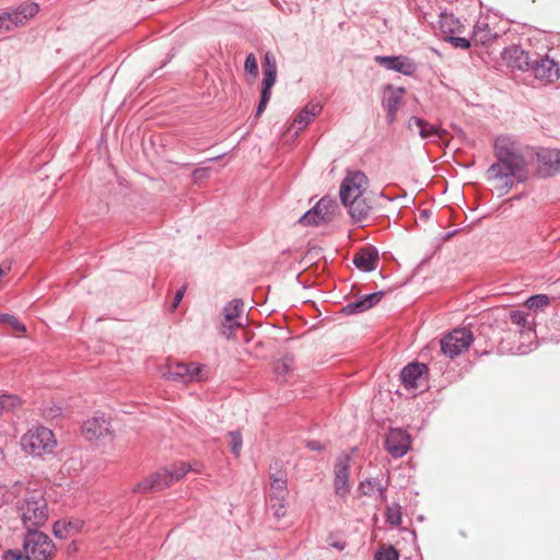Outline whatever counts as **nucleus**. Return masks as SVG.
I'll return each instance as SVG.
<instances>
[{"instance_id":"f3484780","label":"nucleus","mask_w":560,"mask_h":560,"mask_svg":"<svg viewBox=\"0 0 560 560\" xmlns=\"http://www.w3.org/2000/svg\"><path fill=\"white\" fill-rule=\"evenodd\" d=\"M503 58L512 68L521 71H529L534 55H530L518 46H512L504 50Z\"/></svg>"},{"instance_id":"c85d7f7f","label":"nucleus","mask_w":560,"mask_h":560,"mask_svg":"<svg viewBox=\"0 0 560 560\" xmlns=\"http://www.w3.org/2000/svg\"><path fill=\"white\" fill-rule=\"evenodd\" d=\"M359 489L363 495H372L374 492H378L382 500L386 499V488L381 483L378 479H366L360 483Z\"/></svg>"},{"instance_id":"f03ea898","label":"nucleus","mask_w":560,"mask_h":560,"mask_svg":"<svg viewBox=\"0 0 560 560\" xmlns=\"http://www.w3.org/2000/svg\"><path fill=\"white\" fill-rule=\"evenodd\" d=\"M56 555L52 539L40 530L26 532L23 538V552L8 550L2 560H50Z\"/></svg>"},{"instance_id":"c9c22d12","label":"nucleus","mask_w":560,"mask_h":560,"mask_svg":"<svg viewBox=\"0 0 560 560\" xmlns=\"http://www.w3.org/2000/svg\"><path fill=\"white\" fill-rule=\"evenodd\" d=\"M323 221L319 219L316 211L313 210V208L308 211H306L300 219L299 223H301L304 226H313L318 225Z\"/></svg>"},{"instance_id":"6ab92c4d","label":"nucleus","mask_w":560,"mask_h":560,"mask_svg":"<svg viewBox=\"0 0 560 560\" xmlns=\"http://www.w3.org/2000/svg\"><path fill=\"white\" fill-rule=\"evenodd\" d=\"M428 372V368L423 363L413 362L406 365L400 372L401 384L407 389H417L419 381Z\"/></svg>"},{"instance_id":"39448f33","label":"nucleus","mask_w":560,"mask_h":560,"mask_svg":"<svg viewBox=\"0 0 560 560\" xmlns=\"http://www.w3.org/2000/svg\"><path fill=\"white\" fill-rule=\"evenodd\" d=\"M188 470L189 467L185 463L174 464L171 469L159 470L141 481L137 490L142 492L161 491L182 479Z\"/></svg>"},{"instance_id":"ea45409f","label":"nucleus","mask_w":560,"mask_h":560,"mask_svg":"<svg viewBox=\"0 0 560 560\" xmlns=\"http://www.w3.org/2000/svg\"><path fill=\"white\" fill-rule=\"evenodd\" d=\"M446 40L451 43L455 48L468 49L470 47V40L465 37L447 36Z\"/></svg>"},{"instance_id":"6e6552de","label":"nucleus","mask_w":560,"mask_h":560,"mask_svg":"<svg viewBox=\"0 0 560 560\" xmlns=\"http://www.w3.org/2000/svg\"><path fill=\"white\" fill-rule=\"evenodd\" d=\"M202 370L203 365L195 362H177L168 366L167 371L164 373V377L168 381L188 384L203 380Z\"/></svg>"},{"instance_id":"79ce46f5","label":"nucleus","mask_w":560,"mask_h":560,"mask_svg":"<svg viewBox=\"0 0 560 560\" xmlns=\"http://www.w3.org/2000/svg\"><path fill=\"white\" fill-rule=\"evenodd\" d=\"M12 30V24H10V16L4 12L0 14V30Z\"/></svg>"},{"instance_id":"f257e3e1","label":"nucleus","mask_w":560,"mask_h":560,"mask_svg":"<svg viewBox=\"0 0 560 560\" xmlns=\"http://www.w3.org/2000/svg\"><path fill=\"white\" fill-rule=\"evenodd\" d=\"M497 162L486 173L488 180H501L503 192L506 194L513 187L512 177L523 183L527 179L528 172L526 161L516 144L508 137H498L494 140Z\"/></svg>"},{"instance_id":"bb28decb","label":"nucleus","mask_w":560,"mask_h":560,"mask_svg":"<svg viewBox=\"0 0 560 560\" xmlns=\"http://www.w3.org/2000/svg\"><path fill=\"white\" fill-rule=\"evenodd\" d=\"M343 205L348 207L349 214L355 222H362L365 220L372 209V206L368 203L366 200L362 197Z\"/></svg>"},{"instance_id":"a878e982","label":"nucleus","mask_w":560,"mask_h":560,"mask_svg":"<svg viewBox=\"0 0 560 560\" xmlns=\"http://www.w3.org/2000/svg\"><path fill=\"white\" fill-rule=\"evenodd\" d=\"M388 90L390 91L389 95L384 100V106L387 112V121L388 124H392L395 118L398 110V107L401 103L402 94L405 93L404 88L393 89L392 86H388Z\"/></svg>"},{"instance_id":"de8ad7c7","label":"nucleus","mask_w":560,"mask_h":560,"mask_svg":"<svg viewBox=\"0 0 560 560\" xmlns=\"http://www.w3.org/2000/svg\"><path fill=\"white\" fill-rule=\"evenodd\" d=\"M202 172H203V171H201V170H196V171L194 172V176H198V175H199V174H201Z\"/></svg>"},{"instance_id":"423d86ee","label":"nucleus","mask_w":560,"mask_h":560,"mask_svg":"<svg viewBox=\"0 0 560 560\" xmlns=\"http://www.w3.org/2000/svg\"><path fill=\"white\" fill-rule=\"evenodd\" d=\"M264 79L261 82V92L255 118L257 119L266 109L271 97V88L277 81V61L271 52H266L262 62Z\"/></svg>"},{"instance_id":"aec40b11","label":"nucleus","mask_w":560,"mask_h":560,"mask_svg":"<svg viewBox=\"0 0 560 560\" xmlns=\"http://www.w3.org/2000/svg\"><path fill=\"white\" fill-rule=\"evenodd\" d=\"M377 260L378 252L373 246L361 248L353 257L354 266L365 272L375 270Z\"/></svg>"},{"instance_id":"2eb2a0df","label":"nucleus","mask_w":560,"mask_h":560,"mask_svg":"<svg viewBox=\"0 0 560 560\" xmlns=\"http://www.w3.org/2000/svg\"><path fill=\"white\" fill-rule=\"evenodd\" d=\"M349 469H350V457L348 455H341L337 458L335 464V478L334 488L335 492L339 497H345L350 491L349 483Z\"/></svg>"},{"instance_id":"72a5a7b5","label":"nucleus","mask_w":560,"mask_h":560,"mask_svg":"<svg viewBox=\"0 0 560 560\" xmlns=\"http://www.w3.org/2000/svg\"><path fill=\"white\" fill-rule=\"evenodd\" d=\"M21 400L15 395L0 396V415L3 411H11L20 405Z\"/></svg>"},{"instance_id":"9b49d317","label":"nucleus","mask_w":560,"mask_h":560,"mask_svg":"<svg viewBox=\"0 0 560 560\" xmlns=\"http://www.w3.org/2000/svg\"><path fill=\"white\" fill-rule=\"evenodd\" d=\"M84 438L95 444L105 443L112 439L110 424L104 417H94L82 425Z\"/></svg>"},{"instance_id":"7c9ffc66","label":"nucleus","mask_w":560,"mask_h":560,"mask_svg":"<svg viewBox=\"0 0 560 560\" xmlns=\"http://www.w3.org/2000/svg\"><path fill=\"white\" fill-rule=\"evenodd\" d=\"M386 522L393 526H399L402 521V514L400 505L394 504L387 506L385 512Z\"/></svg>"},{"instance_id":"37998d69","label":"nucleus","mask_w":560,"mask_h":560,"mask_svg":"<svg viewBox=\"0 0 560 560\" xmlns=\"http://www.w3.org/2000/svg\"><path fill=\"white\" fill-rule=\"evenodd\" d=\"M184 292H185V289H179L176 291V293L174 295V301H173V308H176L178 306V304L183 300Z\"/></svg>"},{"instance_id":"a19ab883","label":"nucleus","mask_w":560,"mask_h":560,"mask_svg":"<svg viewBox=\"0 0 560 560\" xmlns=\"http://www.w3.org/2000/svg\"><path fill=\"white\" fill-rule=\"evenodd\" d=\"M510 319L513 324L517 325L518 327H525L527 322L526 314L522 311H512L510 313Z\"/></svg>"},{"instance_id":"b1692460","label":"nucleus","mask_w":560,"mask_h":560,"mask_svg":"<svg viewBox=\"0 0 560 560\" xmlns=\"http://www.w3.org/2000/svg\"><path fill=\"white\" fill-rule=\"evenodd\" d=\"M382 296V291L363 295L359 300L347 304L343 307V312L349 315L365 312L376 305L381 301Z\"/></svg>"},{"instance_id":"5701e85b","label":"nucleus","mask_w":560,"mask_h":560,"mask_svg":"<svg viewBox=\"0 0 560 560\" xmlns=\"http://www.w3.org/2000/svg\"><path fill=\"white\" fill-rule=\"evenodd\" d=\"M320 110L322 105L319 103H308L296 114L291 128H295L296 132L303 130L313 121Z\"/></svg>"},{"instance_id":"f704fd0d","label":"nucleus","mask_w":560,"mask_h":560,"mask_svg":"<svg viewBox=\"0 0 560 560\" xmlns=\"http://www.w3.org/2000/svg\"><path fill=\"white\" fill-rule=\"evenodd\" d=\"M0 322L11 326L15 331L25 332L26 327L24 324L20 323L19 319L14 315L10 314H0Z\"/></svg>"},{"instance_id":"7ed1b4c3","label":"nucleus","mask_w":560,"mask_h":560,"mask_svg":"<svg viewBox=\"0 0 560 560\" xmlns=\"http://www.w3.org/2000/svg\"><path fill=\"white\" fill-rule=\"evenodd\" d=\"M16 512L26 532L37 530L49 517L47 501L38 491L27 492L19 499Z\"/></svg>"},{"instance_id":"393cba45","label":"nucleus","mask_w":560,"mask_h":560,"mask_svg":"<svg viewBox=\"0 0 560 560\" xmlns=\"http://www.w3.org/2000/svg\"><path fill=\"white\" fill-rule=\"evenodd\" d=\"M294 372V357L291 353L284 354L280 358L273 368L276 381L279 383H287L291 380Z\"/></svg>"},{"instance_id":"0eeeda50","label":"nucleus","mask_w":560,"mask_h":560,"mask_svg":"<svg viewBox=\"0 0 560 560\" xmlns=\"http://www.w3.org/2000/svg\"><path fill=\"white\" fill-rule=\"evenodd\" d=\"M472 342V334L466 328H456L441 340L442 352L454 359L466 351Z\"/></svg>"},{"instance_id":"473e14b6","label":"nucleus","mask_w":560,"mask_h":560,"mask_svg":"<svg viewBox=\"0 0 560 560\" xmlns=\"http://www.w3.org/2000/svg\"><path fill=\"white\" fill-rule=\"evenodd\" d=\"M549 303H550V298L548 295H546V294H536V295L529 296L526 300L525 305L528 308L534 310V308H544L547 305H549Z\"/></svg>"},{"instance_id":"dca6fc26","label":"nucleus","mask_w":560,"mask_h":560,"mask_svg":"<svg viewBox=\"0 0 560 560\" xmlns=\"http://www.w3.org/2000/svg\"><path fill=\"white\" fill-rule=\"evenodd\" d=\"M375 61L387 70L400 72L405 75H412L417 70L415 62L406 56H377Z\"/></svg>"},{"instance_id":"412c9836","label":"nucleus","mask_w":560,"mask_h":560,"mask_svg":"<svg viewBox=\"0 0 560 560\" xmlns=\"http://www.w3.org/2000/svg\"><path fill=\"white\" fill-rule=\"evenodd\" d=\"M38 12V4L35 2H24L14 10L5 12L10 16L12 28L24 24L27 20L34 18Z\"/></svg>"},{"instance_id":"f8f14e48","label":"nucleus","mask_w":560,"mask_h":560,"mask_svg":"<svg viewBox=\"0 0 560 560\" xmlns=\"http://www.w3.org/2000/svg\"><path fill=\"white\" fill-rule=\"evenodd\" d=\"M537 172L542 177L560 173V150L539 149L536 154Z\"/></svg>"},{"instance_id":"c756f323","label":"nucleus","mask_w":560,"mask_h":560,"mask_svg":"<svg viewBox=\"0 0 560 560\" xmlns=\"http://www.w3.org/2000/svg\"><path fill=\"white\" fill-rule=\"evenodd\" d=\"M334 201L330 199L322 198L313 208L314 211L318 214L319 219L324 222L329 219L331 214L330 209L334 208Z\"/></svg>"},{"instance_id":"c03bdc74","label":"nucleus","mask_w":560,"mask_h":560,"mask_svg":"<svg viewBox=\"0 0 560 560\" xmlns=\"http://www.w3.org/2000/svg\"><path fill=\"white\" fill-rule=\"evenodd\" d=\"M307 447L312 451H320L324 448L323 444L319 441H308Z\"/></svg>"},{"instance_id":"a211bd4d","label":"nucleus","mask_w":560,"mask_h":560,"mask_svg":"<svg viewBox=\"0 0 560 560\" xmlns=\"http://www.w3.org/2000/svg\"><path fill=\"white\" fill-rule=\"evenodd\" d=\"M409 130H418L422 139L438 141L444 138L446 130L441 129L434 125L429 124L427 120L419 117H411L408 121Z\"/></svg>"},{"instance_id":"4be33fe9","label":"nucleus","mask_w":560,"mask_h":560,"mask_svg":"<svg viewBox=\"0 0 560 560\" xmlns=\"http://www.w3.org/2000/svg\"><path fill=\"white\" fill-rule=\"evenodd\" d=\"M288 476L285 471L279 470L270 476V500L287 501L288 499Z\"/></svg>"},{"instance_id":"9d476101","label":"nucleus","mask_w":560,"mask_h":560,"mask_svg":"<svg viewBox=\"0 0 560 560\" xmlns=\"http://www.w3.org/2000/svg\"><path fill=\"white\" fill-rule=\"evenodd\" d=\"M529 71L537 80L546 83L555 82L560 78V68L558 63L548 55H534Z\"/></svg>"},{"instance_id":"cd10ccee","label":"nucleus","mask_w":560,"mask_h":560,"mask_svg":"<svg viewBox=\"0 0 560 560\" xmlns=\"http://www.w3.org/2000/svg\"><path fill=\"white\" fill-rule=\"evenodd\" d=\"M80 521H57L54 524L52 532L57 538H67L68 536L80 532L82 528Z\"/></svg>"},{"instance_id":"4468645a","label":"nucleus","mask_w":560,"mask_h":560,"mask_svg":"<svg viewBox=\"0 0 560 560\" xmlns=\"http://www.w3.org/2000/svg\"><path fill=\"white\" fill-rule=\"evenodd\" d=\"M410 435L402 429H390L385 439L387 452L395 458H400L410 448Z\"/></svg>"},{"instance_id":"20e7f679","label":"nucleus","mask_w":560,"mask_h":560,"mask_svg":"<svg viewBox=\"0 0 560 560\" xmlns=\"http://www.w3.org/2000/svg\"><path fill=\"white\" fill-rule=\"evenodd\" d=\"M21 448L31 456H42L52 452L56 440L51 430L45 427H36L24 433L20 441Z\"/></svg>"},{"instance_id":"1a4fd4ad","label":"nucleus","mask_w":560,"mask_h":560,"mask_svg":"<svg viewBox=\"0 0 560 560\" xmlns=\"http://www.w3.org/2000/svg\"><path fill=\"white\" fill-rule=\"evenodd\" d=\"M368 186V177L361 171L348 172L340 185V199L342 203L353 201L362 197Z\"/></svg>"},{"instance_id":"ddd939ff","label":"nucleus","mask_w":560,"mask_h":560,"mask_svg":"<svg viewBox=\"0 0 560 560\" xmlns=\"http://www.w3.org/2000/svg\"><path fill=\"white\" fill-rule=\"evenodd\" d=\"M244 303L241 299H234L223 307L224 323L221 327V334L231 339L234 336V329L240 328L242 324L237 320L243 312Z\"/></svg>"},{"instance_id":"e433bc0d","label":"nucleus","mask_w":560,"mask_h":560,"mask_svg":"<svg viewBox=\"0 0 560 560\" xmlns=\"http://www.w3.org/2000/svg\"><path fill=\"white\" fill-rule=\"evenodd\" d=\"M230 438V447L234 455L238 456L242 450L243 440L242 435L238 431H231L229 433Z\"/></svg>"},{"instance_id":"49530a36","label":"nucleus","mask_w":560,"mask_h":560,"mask_svg":"<svg viewBox=\"0 0 560 560\" xmlns=\"http://www.w3.org/2000/svg\"><path fill=\"white\" fill-rule=\"evenodd\" d=\"M380 197L385 198V199H386V200H388V201H392V200H393V198L387 197L383 191H381V192H380Z\"/></svg>"},{"instance_id":"4c0bfd02","label":"nucleus","mask_w":560,"mask_h":560,"mask_svg":"<svg viewBox=\"0 0 560 560\" xmlns=\"http://www.w3.org/2000/svg\"><path fill=\"white\" fill-rule=\"evenodd\" d=\"M287 505H288V500L287 501L270 500V508L273 512V516L277 520H281L282 517L285 516Z\"/></svg>"},{"instance_id":"a18cd8bd","label":"nucleus","mask_w":560,"mask_h":560,"mask_svg":"<svg viewBox=\"0 0 560 560\" xmlns=\"http://www.w3.org/2000/svg\"><path fill=\"white\" fill-rule=\"evenodd\" d=\"M10 270H11V266H10V264H8V265H7V264H2V265L0 266V278H1V277H3V276H5L7 273H9V272H10Z\"/></svg>"},{"instance_id":"58836bf2","label":"nucleus","mask_w":560,"mask_h":560,"mask_svg":"<svg viewBox=\"0 0 560 560\" xmlns=\"http://www.w3.org/2000/svg\"><path fill=\"white\" fill-rule=\"evenodd\" d=\"M244 70L247 74L252 75L254 79L258 75V65L254 54H248L245 63Z\"/></svg>"},{"instance_id":"2f4dec72","label":"nucleus","mask_w":560,"mask_h":560,"mask_svg":"<svg viewBox=\"0 0 560 560\" xmlns=\"http://www.w3.org/2000/svg\"><path fill=\"white\" fill-rule=\"evenodd\" d=\"M375 560H399L398 550L389 545L388 547H380L374 556Z\"/></svg>"}]
</instances>
